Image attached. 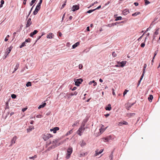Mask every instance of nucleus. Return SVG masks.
Returning a JSON list of instances; mask_svg holds the SVG:
<instances>
[{"mask_svg": "<svg viewBox=\"0 0 160 160\" xmlns=\"http://www.w3.org/2000/svg\"><path fill=\"white\" fill-rule=\"evenodd\" d=\"M127 62L125 61H123L121 62H117V64L115 65V67H123L126 64Z\"/></svg>", "mask_w": 160, "mask_h": 160, "instance_id": "1", "label": "nucleus"}, {"mask_svg": "<svg viewBox=\"0 0 160 160\" xmlns=\"http://www.w3.org/2000/svg\"><path fill=\"white\" fill-rule=\"evenodd\" d=\"M74 80L75 85L77 86H79L80 84L83 81L82 79L81 78L74 79Z\"/></svg>", "mask_w": 160, "mask_h": 160, "instance_id": "2", "label": "nucleus"}, {"mask_svg": "<svg viewBox=\"0 0 160 160\" xmlns=\"http://www.w3.org/2000/svg\"><path fill=\"white\" fill-rule=\"evenodd\" d=\"M52 137V135L49 133L45 134L43 136V138L45 141L48 140L50 138Z\"/></svg>", "mask_w": 160, "mask_h": 160, "instance_id": "3", "label": "nucleus"}, {"mask_svg": "<svg viewBox=\"0 0 160 160\" xmlns=\"http://www.w3.org/2000/svg\"><path fill=\"white\" fill-rule=\"evenodd\" d=\"M72 148H68L67 150V152L68 154L67 156V158L68 159L70 157V155L72 153Z\"/></svg>", "mask_w": 160, "mask_h": 160, "instance_id": "4", "label": "nucleus"}, {"mask_svg": "<svg viewBox=\"0 0 160 160\" xmlns=\"http://www.w3.org/2000/svg\"><path fill=\"white\" fill-rule=\"evenodd\" d=\"M40 9V7L37 6L35 10L33 12V14L34 15H36L38 13V11Z\"/></svg>", "mask_w": 160, "mask_h": 160, "instance_id": "5", "label": "nucleus"}, {"mask_svg": "<svg viewBox=\"0 0 160 160\" xmlns=\"http://www.w3.org/2000/svg\"><path fill=\"white\" fill-rule=\"evenodd\" d=\"M79 8V6L78 5H73L72 7V10L73 11H75L78 10Z\"/></svg>", "mask_w": 160, "mask_h": 160, "instance_id": "6", "label": "nucleus"}, {"mask_svg": "<svg viewBox=\"0 0 160 160\" xmlns=\"http://www.w3.org/2000/svg\"><path fill=\"white\" fill-rule=\"evenodd\" d=\"M31 18H29L28 20L26 25V28L29 27L31 24L32 22L31 21Z\"/></svg>", "mask_w": 160, "mask_h": 160, "instance_id": "7", "label": "nucleus"}, {"mask_svg": "<svg viewBox=\"0 0 160 160\" xmlns=\"http://www.w3.org/2000/svg\"><path fill=\"white\" fill-rule=\"evenodd\" d=\"M17 139V137L16 136H14L12 138L11 141V146H12V144H14L15 142V141Z\"/></svg>", "mask_w": 160, "mask_h": 160, "instance_id": "8", "label": "nucleus"}, {"mask_svg": "<svg viewBox=\"0 0 160 160\" xmlns=\"http://www.w3.org/2000/svg\"><path fill=\"white\" fill-rule=\"evenodd\" d=\"M54 34L52 33H49L47 35V38H48L51 39L54 37Z\"/></svg>", "mask_w": 160, "mask_h": 160, "instance_id": "9", "label": "nucleus"}, {"mask_svg": "<svg viewBox=\"0 0 160 160\" xmlns=\"http://www.w3.org/2000/svg\"><path fill=\"white\" fill-rule=\"evenodd\" d=\"M19 67V63L18 62L17 63L16 65L15 66L14 68V70L13 72H12V73H13L15 72V71H16L18 68Z\"/></svg>", "mask_w": 160, "mask_h": 160, "instance_id": "10", "label": "nucleus"}, {"mask_svg": "<svg viewBox=\"0 0 160 160\" xmlns=\"http://www.w3.org/2000/svg\"><path fill=\"white\" fill-rule=\"evenodd\" d=\"M87 122L86 121H85V120H84L82 122V125L81 126V127H82L83 128V131H84L85 129V128L84 127V126H85V123L86 122Z\"/></svg>", "mask_w": 160, "mask_h": 160, "instance_id": "11", "label": "nucleus"}, {"mask_svg": "<svg viewBox=\"0 0 160 160\" xmlns=\"http://www.w3.org/2000/svg\"><path fill=\"white\" fill-rule=\"evenodd\" d=\"M122 13L124 15H126L129 13V10L128 9H125L123 11Z\"/></svg>", "mask_w": 160, "mask_h": 160, "instance_id": "12", "label": "nucleus"}, {"mask_svg": "<svg viewBox=\"0 0 160 160\" xmlns=\"http://www.w3.org/2000/svg\"><path fill=\"white\" fill-rule=\"evenodd\" d=\"M38 32V31L37 30H34L33 32H31L30 34V36L31 37H33V36L36 34Z\"/></svg>", "mask_w": 160, "mask_h": 160, "instance_id": "13", "label": "nucleus"}, {"mask_svg": "<svg viewBox=\"0 0 160 160\" xmlns=\"http://www.w3.org/2000/svg\"><path fill=\"white\" fill-rule=\"evenodd\" d=\"M111 105L110 104H108V106L105 108L106 110L110 111L111 109Z\"/></svg>", "mask_w": 160, "mask_h": 160, "instance_id": "14", "label": "nucleus"}, {"mask_svg": "<svg viewBox=\"0 0 160 160\" xmlns=\"http://www.w3.org/2000/svg\"><path fill=\"white\" fill-rule=\"evenodd\" d=\"M117 24H118V23L117 22H115L114 23L109 24L108 25H107V26L109 27H111L113 26L114 25H116Z\"/></svg>", "mask_w": 160, "mask_h": 160, "instance_id": "15", "label": "nucleus"}, {"mask_svg": "<svg viewBox=\"0 0 160 160\" xmlns=\"http://www.w3.org/2000/svg\"><path fill=\"white\" fill-rule=\"evenodd\" d=\"M103 151V150L101 149L98 152L97 151H95V156H96L99 154L101 153Z\"/></svg>", "mask_w": 160, "mask_h": 160, "instance_id": "16", "label": "nucleus"}, {"mask_svg": "<svg viewBox=\"0 0 160 160\" xmlns=\"http://www.w3.org/2000/svg\"><path fill=\"white\" fill-rule=\"evenodd\" d=\"M79 44V42H78L73 45L72 46V48H75L76 47L78 46Z\"/></svg>", "mask_w": 160, "mask_h": 160, "instance_id": "17", "label": "nucleus"}, {"mask_svg": "<svg viewBox=\"0 0 160 160\" xmlns=\"http://www.w3.org/2000/svg\"><path fill=\"white\" fill-rule=\"evenodd\" d=\"M10 53V52H9V51L8 52H7V50H6V52H5V54L4 56V57H3V59H5L7 57L8 55Z\"/></svg>", "mask_w": 160, "mask_h": 160, "instance_id": "18", "label": "nucleus"}, {"mask_svg": "<svg viewBox=\"0 0 160 160\" xmlns=\"http://www.w3.org/2000/svg\"><path fill=\"white\" fill-rule=\"evenodd\" d=\"M59 130V128L58 127H56L53 128V132L54 133H55L57 131H58Z\"/></svg>", "mask_w": 160, "mask_h": 160, "instance_id": "19", "label": "nucleus"}, {"mask_svg": "<svg viewBox=\"0 0 160 160\" xmlns=\"http://www.w3.org/2000/svg\"><path fill=\"white\" fill-rule=\"evenodd\" d=\"M46 103L45 102H44L42 103V104L40 105L38 107V109H40L41 108H43L46 105Z\"/></svg>", "mask_w": 160, "mask_h": 160, "instance_id": "20", "label": "nucleus"}, {"mask_svg": "<svg viewBox=\"0 0 160 160\" xmlns=\"http://www.w3.org/2000/svg\"><path fill=\"white\" fill-rule=\"evenodd\" d=\"M153 98V96L152 95H150L149 97L148 98V99L150 102H151Z\"/></svg>", "mask_w": 160, "mask_h": 160, "instance_id": "21", "label": "nucleus"}, {"mask_svg": "<svg viewBox=\"0 0 160 160\" xmlns=\"http://www.w3.org/2000/svg\"><path fill=\"white\" fill-rule=\"evenodd\" d=\"M87 154L88 152H82L80 154V157H84Z\"/></svg>", "mask_w": 160, "mask_h": 160, "instance_id": "22", "label": "nucleus"}, {"mask_svg": "<svg viewBox=\"0 0 160 160\" xmlns=\"http://www.w3.org/2000/svg\"><path fill=\"white\" fill-rule=\"evenodd\" d=\"M140 12H136L133 13L132 14V16H137V15H139V14H140Z\"/></svg>", "mask_w": 160, "mask_h": 160, "instance_id": "23", "label": "nucleus"}, {"mask_svg": "<svg viewBox=\"0 0 160 160\" xmlns=\"http://www.w3.org/2000/svg\"><path fill=\"white\" fill-rule=\"evenodd\" d=\"M109 158L110 159V160H112L113 158V151L111 152V153L109 156Z\"/></svg>", "mask_w": 160, "mask_h": 160, "instance_id": "24", "label": "nucleus"}, {"mask_svg": "<svg viewBox=\"0 0 160 160\" xmlns=\"http://www.w3.org/2000/svg\"><path fill=\"white\" fill-rule=\"evenodd\" d=\"M135 114V113H129L127 114V116L128 117H131L132 116H134Z\"/></svg>", "mask_w": 160, "mask_h": 160, "instance_id": "25", "label": "nucleus"}, {"mask_svg": "<svg viewBox=\"0 0 160 160\" xmlns=\"http://www.w3.org/2000/svg\"><path fill=\"white\" fill-rule=\"evenodd\" d=\"M147 65L146 64H144V67H143V71L142 72H143V73H145V70H146V68L147 67Z\"/></svg>", "mask_w": 160, "mask_h": 160, "instance_id": "26", "label": "nucleus"}, {"mask_svg": "<svg viewBox=\"0 0 160 160\" xmlns=\"http://www.w3.org/2000/svg\"><path fill=\"white\" fill-rule=\"evenodd\" d=\"M37 156L36 155H34V156L31 157H29V159H34L35 158H37Z\"/></svg>", "mask_w": 160, "mask_h": 160, "instance_id": "27", "label": "nucleus"}, {"mask_svg": "<svg viewBox=\"0 0 160 160\" xmlns=\"http://www.w3.org/2000/svg\"><path fill=\"white\" fill-rule=\"evenodd\" d=\"M135 104V103H128L127 105L128 106V108H131L132 106H133L134 104Z\"/></svg>", "mask_w": 160, "mask_h": 160, "instance_id": "28", "label": "nucleus"}, {"mask_svg": "<svg viewBox=\"0 0 160 160\" xmlns=\"http://www.w3.org/2000/svg\"><path fill=\"white\" fill-rule=\"evenodd\" d=\"M26 43L25 42H22L21 45L20 46V48H22L23 47L25 46H26Z\"/></svg>", "mask_w": 160, "mask_h": 160, "instance_id": "29", "label": "nucleus"}, {"mask_svg": "<svg viewBox=\"0 0 160 160\" xmlns=\"http://www.w3.org/2000/svg\"><path fill=\"white\" fill-rule=\"evenodd\" d=\"M12 46H10L8 48L6 49V50H7V52L9 51V52H10L11 51L12 49Z\"/></svg>", "mask_w": 160, "mask_h": 160, "instance_id": "30", "label": "nucleus"}, {"mask_svg": "<svg viewBox=\"0 0 160 160\" xmlns=\"http://www.w3.org/2000/svg\"><path fill=\"white\" fill-rule=\"evenodd\" d=\"M122 19V17L121 16L117 17L115 19V21H117L118 20H121Z\"/></svg>", "mask_w": 160, "mask_h": 160, "instance_id": "31", "label": "nucleus"}, {"mask_svg": "<svg viewBox=\"0 0 160 160\" xmlns=\"http://www.w3.org/2000/svg\"><path fill=\"white\" fill-rule=\"evenodd\" d=\"M72 129L70 131H68L67 133L66 134V135L67 136L68 135L72 133Z\"/></svg>", "mask_w": 160, "mask_h": 160, "instance_id": "32", "label": "nucleus"}, {"mask_svg": "<svg viewBox=\"0 0 160 160\" xmlns=\"http://www.w3.org/2000/svg\"><path fill=\"white\" fill-rule=\"evenodd\" d=\"M66 2H67V0H66L65 2H64V3H63L62 6L61 8V9H62V8H64V7H65V6L66 5Z\"/></svg>", "mask_w": 160, "mask_h": 160, "instance_id": "33", "label": "nucleus"}, {"mask_svg": "<svg viewBox=\"0 0 160 160\" xmlns=\"http://www.w3.org/2000/svg\"><path fill=\"white\" fill-rule=\"evenodd\" d=\"M78 92L76 91L74 92L73 93L72 92L70 93V95L71 96L73 95H76L77 94Z\"/></svg>", "mask_w": 160, "mask_h": 160, "instance_id": "34", "label": "nucleus"}, {"mask_svg": "<svg viewBox=\"0 0 160 160\" xmlns=\"http://www.w3.org/2000/svg\"><path fill=\"white\" fill-rule=\"evenodd\" d=\"M42 0H40L39 2L38 3L37 6L41 8V5L42 2Z\"/></svg>", "mask_w": 160, "mask_h": 160, "instance_id": "35", "label": "nucleus"}, {"mask_svg": "<svg viewBox=\"0 0 160 160\" xmlns=\"http://www.w3.org/2000/svg\"><path fill=\"white\" fill-rule=\"evenodd\" d=\"M26 86L27 87L31 86V82H28L27 83V84H26Z\"/></svg>", "mask_w": 160, "mask_h": 160, "instance_id": "36", "label": "nucleus"}, {"mask_svg": "<svg viewBox=\"0 0 160 160\" xmlns=\"http://www.w3.org/2000/svg\"><path fill=\"white\" fill-rule=\"evenodd\" d=\"M111 136H109V137L105 138L104 139L107 141H108L111 139Z\"/></svg>", "mask_w": 160, "mask_h": 160, "instance_id": "37", "label": "nucleus"}, {"mask_svg": "<svg viewBox=\"0 0 160 160\" xmlns=\"http://www.w3.org/2000/svg\"><path fill=\"white\" fill-rule=\"evenodd\" d=\"M86 143L83 140H82V143L81 144V146L82 147H83L84 146L85 144H86Z\"/></svg>", "mask_w": 160, "mask_h": 160, "instance_id": "38", "label": "nucleus"}, {"mask_svg": "<svg viewBox=\"0 0 160 160\" xmlns=\"http://www.w3.org/2000/svg\"><path fill=\"white\" fill-rule=\"evenodd\" d=\"M158 49L157 50L155 51L154 54V57H153V59H154L155 56L157 55V54L158 53Z\"/></svg>", "mask_w": 160, "mask_h": 160, "instance_id": "39", "label": "nucleus"}, {"mask_svg": "<svg viewBox=\"0 0 160 160\" xmlns=\"http://www.w3.org/2000/svg\"><path fill=\"white\" fill-rule=\"evenodd\" d=\"M159 28H158L156 30V31L154 32V34H155L156 35H157L158 34V31H159Z\"/></svg>", "mask_w": 160, "mask_h": 160, "instance_id": "40", "label": "nucleus"}, {"mask_svg": "<svg viewBox=\"0 0 160 160\" xmlns=\"http://www.w3.org/2000/svg\"><path fill=\"white\" fill-rule=\"evenodd\" d=\"M94 11H95V9H92V10H89L87 12V13H90Z\"/></svg>", "mask_w": 160, "mask_h": 160, "instance_id": "41", "label": "nucleus"}, {"mask_svg": "<svg viewBox=\"0 0 160 160\" xmlns=\"http://www.w3.org/2000/svg\"><path fill=\"white\" fill-rule=\"evenodd\" d=\"M36 0H32L31 2H30V4L31 6H32L33 3L35 2Z\"/></svg>", "mask_w": 160, "mask_h": 160, "instance_id": "42", "label": "nucleus"}, {"mask_svg": "<svg viewBox=\"0 0 160 160\" xmlns=\"http://www.w3.org/2000/svg\"><path fill=\"white\" fill-rule=\"evenodd\" d=\"M112 55L113 57H114L117 56V54L116 53V52H112Z\"/></svg>", "mask_w": 160, "mask_h": 160, "instance_id": "43", "label": "nucleus"}, {"mask_svg": "<svg viewBox=\"0 0 160 160\" xmlns=\"http://www.w3.org/2000/svg\"><path fill=\"white\" fill-rule=\"evenodd\" d=\"M145 5H147L150 3V2L148 0H144Z\"/></svg>", "mask_w": 160, "mask_h": 160, "instance_id": "44", "label": "nucleus"}, {"mask_svg": "<svg viewBox=\"0 0 160 160\" xmlns=\"http://www.w3.org/2000/svg\"><path fill=\"white\" fill-rule=\"evenodd\" d=\"M16 97H17L16 95L14 94H12L11 95V97L13 99L16 98Z\"/></svg>", "mask_w": 160, "mask_h": 160, "instance_id": "45", "label": "nucleus"}, {"mask_svg": "<svg viewBox=\"0 0 160 160\" xmlns=\"http://www.w3.org/2000/svg\"><path fill=\"white\" fill-rule=\"evenodd\" d=\"M31 41V39L30 38H28L27 39H26L25 42H30Z\"/></svg>", "mask_w": 160, "mask_h": 160, "instance_id": "46", "label": "nucleus"}, {"mask_svg": "<svg viewBox=\"0 0 160 160\" xmlns=\"http://www.w3.org/2000/svg\"><path fill=\"white\" fill-rule=\"evenodd\" d=\"M79 122L78 121H77L73 124H72V126L74 127L75 126L77 125V124Z\"/></svg>", "mask_w": 160, "mask_h": 160, "instance_id": "47", "label": "nucleus"}, {"mask_svg": "<svg viewBox=\"0 0 160 160\" xmlns=\"http://www.w3.org/2000/svg\"><path fill=\"white\" fill-rule=\"evenodd\" d=\"M77 133L78 134L81 136L82 135V132L80 131H78V130L77 132Z\"/></svg>", "mask_w": 160, "mask_h": 160, "instance_id": "48", "label": "nucleus"}, {"mask_svg": "<svg viewBox=\"0 0 160 160\" xmlns=\"http://www.w3.org/2000/svg\"><path fill=\"white\" fill-rule=\"evenodd\" d=\"M128 92V91L127 90L125 89L123 93V96H124L126 94L127 92Z\"/></svg>", "mask_w": 160, "mask_h": 160, "instance_id": "49", "label": "nucleus"}, {"mask_svg": "<svg viewBox=\"0 0 160 160\" xmlns=\"http://www.w3.org/2000/svg\"><path fill=\"white\" fill-rule=\"evenodd\" d=\"M78 130V131H80L81 132H82V131H83L82 132H83V128L81 127L79 128Z\"/></svg>", "mask_w": 160, "mask_h": 160, "instance_id": "50", "label": "nucleus"}, {"mask_svg": "<svg viewBox=\"0 0 160 160\" xmlns=\"http://www.w3.org/2000/svg\"><path fill=\"white\" fill-rule=\"evenodd\" d=\"M144 74H145V73H143V72H142V75L141 76V78H140V80H142V78H143V76L144 75Z\"/></svg>", "mask_w": 160, "mask_h": 160, "instance_id": "51", "label": "nucleus"}, {"mask_svg": "<svg viewBox=\"0 0 160 160\" xmlns=\"http://www.w3.org/2000/svg\"><path fill=\"white\" fill-rule=\"evenodd\" d=\"M55 147V146H53L49 147L48 148V150H50V149H51L52 148H54Z\"/></svg>", "mask_w": 160, "mask_h": 160, "instance_id": "52", "label": "nucleus"}, {"mask_svg": "<svg viewBox=\"0 0 160 160\" xmlns=\"http://www.w3.org/2000/svg\"><path fill=\"white\" fill-rule=\"evenodd\" d=\"M36 117L37 118H41L42 117V116L41 114H38L36 116Z\"/></svg>", "mask_w": 160, "mask_h": 160, "instance_id": "53", "label": "nucleus"}, {"mask_svg": "<svg viewBox=\"0 0 160 160\" xmlns=\"http://www.w3.org/2000/svg\"><path fill=\"white\" fill-rule=\"evenodd\" d=\"M140 46L141 47L143 48L145 46V44L144 42H143L141 44Z\"/></svg>", "mask_w": 160, "mask_h": 160, "instance_id": "54", "label": "nucleus"}, {"mask_svg": "<svg viewBox=\"0 0 160 160\" xmlns=\"http://www.w3.org/2000/svg\"><path fill=\"white\" fill-rule=\"evenodd\" d=\"M83 67V66L82 64H80L79 65V69H82V68Z\"/></svg>", "mask_w": 160, "mask_h": 160, "instance_id": "55", "label": "nucleus"}, {"mask_svg": "<svg viewBox=\"0 0 160 160\" xmlns=\"http://www.w3.org/2000/svg\"><path fill=\"white\" fill-rule=\"evenodd\" d=\"M122 122H123V124H124V125H128V123L126 121H122Z\"/></svg>", "mask_w": 160, "mask_h": 160, "instance_id": "56", "label": "nucleus"}, {"mask_svg": "<svg viewBox=\"0 0 160 160\" xmlns=\"http://www.w3.org/2000/svg\"><path fill=\"white\" fill-rule=\"evenodd\" d=\"M123 125V122H119L118 124V125L119 126H122Z\"/></svg>", "mask_w": 160, "mask_h": 160, "instance_id": "57", "label": "nucleus"}, {"mask_svg": "<svg viewBox=\"0 0 160 160\" xmlns=\"http://www.w3.org/2000/svg\"><path fill=\"white\" fill-rule=\"evenodd\" d=\"M97 3H98V2L97 1H96V2H94V3H92L90 5V6H94L95 4H96Z\"/></svg>", "mask_w": 160, "mask_h": 160, "instance_id": "58", "label": "nucleus"}, {"mask_svg": "<svg viewBox=\"0 0 160 160\" xmlns=\"http://www.w3.org/2000/svg\"><path fill=\"white\" fill-rule=\"evenodd\" d=\"M101 8V5H99V6H98V7H97L95 9H94L95 11L96 10H98L100 8Z\"/></svg>", "mask_w": 160, "mask_h": 160, "instance_id": "59", "label": "nucleus"}, {"mask_svg": "<svg viewBox=\"0 0 160 160\" xmlns=\"http://www.w3.org/2000/svg\"><path fill=\"white\" fill-rule=\"evenodd\" d=\"M43 35V34H42L41 36H39L38 37V38L37 39V40L36 41V42Z\"/></svg>", "mask_w": 160, "mask_h": 160, "instance_id": "60", "label": "nucleus"}, {"mask_svg": "<svg viewBox=\"0 0 160 160\" xmlns=\"http://www.w3.org/2000/svg\"><path fill=\"white\" fill-rule=\"evenodd\" d=\"M67 95L68 96V98H71V97H70V93H67Z\"/></svg>", "mask_w": 160, "mask_h": 160, "instance_id": "61", "label": "nucleus"}, {"mask_svg": "<svg viewBox=\"0 0 160 160\" xmlns=\"http://www.w3.org/2000/svg\"><path fill=\"white\" fill-rule=\"evenodd\" d=\"M95 81L94 80H93L92 81H90L89 82V85H91V84H92V83H93Z\"/></svg>", "mask_w": 160, "mask_h": 160, "instance_id": "62", "label": "nucleus"}, {"mask_svg": "<svg viewBox=\"0 0 160 160\" xmlns=\"http://www.w3.org/2000/svg\"><path fill=\"white\" fill-rule=\"evenodd\" d=\"M112 94L113 95H115V93L114 92V89L113 88H112Z\"/></svg>", "mask_w": 160, "mask_h": 160, "instance_id": "63", "label": "nucleus"}, {"mask_svg": "<svg viewBox=\"0 0 160 160\" xmlns=\"http://www.w3.org/2000/svg\"><path fill=\"white\" fill-rule=\"evenodd\" d=\"M134 4L136 6H138V3L137 2H135Z\"/></svg>", "mask_w": 160, "mask_h": 160, "instance_id": "64", "label": "nucleus"}]
</instances>
